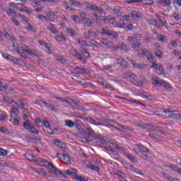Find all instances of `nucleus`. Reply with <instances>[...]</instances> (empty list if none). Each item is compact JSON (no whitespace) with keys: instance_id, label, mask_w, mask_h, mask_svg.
Here are the masks:
<instances>
[{"instance_id":"obj_3","label":"nucleus","mask_w":181,"mask_h":181,"mask_svg":"<svg viewBox=\"0 0 181 181\" xmlns=\"http://www.w3.org/2000/svg\"><path fill=\"white\" fill-rule=\"evenodd\" d=\"M122 77L125 79L127 78H132V80H134L133 81V84L134 86H139V87L144 86V83H142V81H139V80H136V75L131 71H126L122 74Z\"/></svg>"},{"instance_id":"obj_43","label":"nucleus","mask_w":181,"mask_h":181,"mask_svg":"<svg viewBox=\"0 0 181 181\" xmlns=\"http://www.w3.org/2000/svg\"><path fill=\"white\" fill-rule=\"evenodd\" d=\"M45 107H47V108H49V110H52L53 111L56 110V107L54 106V105L50 104L47 102L45 103Z\"/></svg>"},{"instance_id":"obj_59","label":"nucleus","mask_w":181,"mask_h":181,"mask_svg":"<svg viewBox=\"0 0 181 181\" xmlns=\"http://www.w3.org/2000/svg\"><path fill=\"white\" fill-rule=\"evenodd\" d=\"M105 88H107V90H110V91H115V88L112 87L110 84H105Z\"/></svg>"},{"instance_id":"obj_32","label":"nucleus","mask_w":181,"mask_h":181,"mask_svg":"<svg viewBox=\"0 0 181 181\" xmlns=\"http://www.w3.org/2000/svg\"><path fill=\"white\" fill-rule=\"evenodd\" d=\"M80 101L77 100H72L71 107H73L74 108H78Z\"/></svg>"},{"instance_id":"obj_51","label":"nucleus","mask_w":181,"mask_h":181,"mask_svg":"<svg viewBox=\"0 0 181 181\" xmlns=\"http://www.w3.org/2000/svg\"><path fill=\"white\" fill-rule=\"evenodd\" d=\"M100 44L104 45L105 46H107V47H110V42H108L107 40L102 39L100 40Z\"/></svg>"},{"instance_id":"obj_64","label":"nucleus","mask_w":181,"mask_h":181,"mask_svg":"<svg viewBox=\"0 0 181 181\" xmlns=\"http://www.w3.org/2000/svg\"><path fill=\"white\" fill-rule=\"evenodd\" d=\"M173 17L175 21H180V16L176 13H173Z\"/></svg>"},{"instance_id":"obj_10","label":"nucleus","mask_w":181,"mask_h":181,"mask_svg":"<svg viewBox=\"0 0 181 181\" xmlns=\"http://www.w3.org/2000/svg\"><path fill=\"white\" fill-rule=\"evenodd\" d=\"M117 98H119V100H123V103H125V101H127V103H133V104H139L140 105H142V107H146V104H144L138 100H132L131 99H128L127 98H123V97H121V96H117Z\"/></svg>"},{"instance_id":"obj_39","label":"nucleus","mask_w":181,"mask_h":181,"mask_svg":"<svg viewBox=\"0 0 181 181\" xmlns=\"http://www.w3.org/2000/svg\"><path fill=\"white\" fill-rule=\"evenodd\" d=\"M74 180L77 181H87V180L84 178V176L78 175L77 174H76V176L74 177Z\"/></svg>"},{"instance_id":"obj_41","label":"nucleus","mask_w":181,"mask_h":181,"mask_svg":"<svg viewBox=\"0 0 181 181\" xmlns=\"http://www.w3.org/2000/svg\"><path fill=\"white\" fill-rule=\"evenodd\" d=\"M25 53H28V54H34L36 55V51L32 49H30L28 47L25 50Z\"/></svg>"},{"instance_id":"obj_11","label":"nucleus","mask_w":181,"mask_h":181,"mask_svg":"<svg viewBox=\"0 0 181 181\" xmlns=\"http://www.w3.org/2000/svg\"><path fill=\"white\" fill-rule=\"evenodd\" d=\"M54 144L59 148V149H62L64 152H66V151H69L67 147L66 146V144H64L63 142H62L60 140L54 139Z\"/></svg>"},{"instance_id":"obj_23","label":"nucleus","mask_w":181,"mask_h":181,"mask_svg":"<svg viewBox=\"0 0 181 181\" xmlns=\"http://www.w3.org/2000/svg\"><path fill=\"white\" fill-rule=\"evenodd\" d=\"M158 4L162 6H169L172 1L170 0H158Z\"/></svg>"},{"instance_id":"obj_24","label":"nucleus","mask_w":181,"mask_h":181,"mask_svg":"<svg viewBox=\"0 0 181 181\" xmlns=\"http://www.w3.org/2000/svg\"><path fill=\"white\" fill-rule=\"evenodd\" d=\"M85 6L88 7L91 11H95V9H98V6H97L96 5H93L87 1L85 2Z\"/></svg>"},{"instance_id":"obj_18","label":"nucleus","mask_w":181,"mask_h":181,"mask_svg":"<svg viewBox=\"0 0 181 181\" xmlns=\"http://www.w3.org/2000/svg\"><path fill=\"white\" fill-rule=\"evenodd\" d=\"M95 35H97V33L93 30H88L83 33V36L86 37V39H91V37H93V36H95Z\"/></svg>"},{"instance_id":"obj_17","label":"nucleus","mask_w":181,"mask_h":181,"mask_svg":"<svg viewBox=\"0 0 181 181\" xmlns=\"http://www.w3.org/2000/svg\"><path fill=\"white\" fill-rule=\"evenodd\" d=\"M117 62L118 64H120V66L123 67V69H127V62L125 61V59H124L122 57H119L117 59Z\"/></svg>"},{"instance_id":"obj_50","label":"nucleus","mask_w":181,"mask_h":181,"mask_svg":"<svg viewBox=\"0 0 181 181\" xmlns=\"http://www.w3.org/2000/svg\"><path fill=\"white\" fill-rule=\"evenodd\" d=\"M75 128H76V129H78L79 131H83V129H84V124L83 123H81L79 124H75L74 125Z\"/></svg>"},{"instance_id":"obj_14","label":"nucleus","mask_w":181,"mask_h":181,"mask_svg":"<svg viewBox=\"0 0 181 181\" xmlns=\"http://www.w3.org/2000/svg\"><path fill=\"white\" fill-rule=\"evenodd\" d=\"M169 117H171V118L177 119V121H181V114L178 113L177 111H175V110H173L170 115H169Z\"/></svg>"},{"instance_id":"obj_30","label":"nucleus","mask_w":181,"mask_h":181,"mask_svg":"<svg viewBox=\"0 0 181 181\" xmlns=\"http://www.w3.org/2000/svg\"><path fill=\"white\" fill-rule=\"evenodd\" d=\"M55 40H57V42H66V37H64V35H56L54 37Z\"/></svg>"},{"instance_id":"obj_6","label":"nucleus","mask_w":181,"mask_h":181,"mask_svg":"<svg viewBox=\"0 0 181 181\" xmlns=\"http://www.w3.org/2000/svg\"><path fill=\"white\" fill-rule=\"evenodd\" d=\"M70 53L71 54H72V56H74L75 57H76L78 60H80V62L83 63V64H86V58L82 57L81 54L78 53V51H77V49L72 48L70 49Z\"/></svg>"},{"instance_id":"obj_54","label":"nucleus","mask_w":181,"mask_h":181,"mask_svg":"<svg viewBox=\"0 0 181 181\" xmlns=\"http://www.w3.org/2000/svg\"><path fill=\"white\" fill-rule=\"evenodd\" d=\"M79 18L80 17L78 16H76V15H73L71 16V19H72V21L76 23H80V21H77V19H79Z\"/></svg>"},{"instance_id":"obj_44","label":"nucleus","mask_w":181,"mask_h":181,"mask_svg":"<svg viewBox=\"0 0 181 181\" xmlns=\"http://www.w3.org/2000/svg\"><path fill=\"white\" fill-rule=\"evenodd\" d=\"M0 132H1L2 134H5L6 135L9 134V130L4 127H0Z\"/></svg>"},{"instance_id":"obj_13","label":"nucleus","mask_w":181,"mask_h":181,"mask_svg":"<svg viewBox=\"0 0 181 181\" xmlns=\"http://www.w3.org/2000/svg\"><path fill=\"white\" fill-rule=\"evenodd\" d=\"M34 160H35V162L37 163V165H38V166H42V168H47V163H49V162L46 159L42 158H37ZM39 163H43V164L40 165Z\"/></svg>"},{"instance_id":"obj_8","label":"nucleus","mask_w":181,"mask_h":181,"mask_svg":"<svg viewBox=\"0 0 181 181\" xmlns=\"http://www.w3.org/2000/svg\"><path fill=\"white\" fill-rule=\"evenodd\" d=\"M141 54L143 56H146L147 60H148L150 63H154L153 62H155V57H153V54L149 52V51L147 49L143 50Z\"/></svg>"},{"instance_id":"obj_9","label":"nucleus","mask_w":181,"mask_h":181,"mask_svg":"<svg viewBox=\"0 0 181 181\" xmlns=\"http://www.w3.org/2000/svg\"><path fill=\"white\" fill-rule=\"evenodd\" d=\"M18 103L19 104H18V106L19 107V108H21V110H24L23 112V114H26V111L29 110V104L23 102L22 99H20L18 100Z\"/></svg>"},{"instance_id":"obj_49","label":"nucleus","mask_w":181,"mask_h":181,"mask_svg":"<svg viewBox=\"0 0 181 181\" xmlns=\"http://www.w3.org/2000/svg\"><path fill=\"white\" fill-rule=\"evenodd\" d=\"M141 2H142L144 5H152L153 0H141Z\"/></svg>"},{"instance_id":"obj_27","label":"nucleus","mask_w":181,"mask_h":181,"mask_svg":"<svg viewBox=\"0 0 181 181\" xmlns=\"http://www.w3.org/2000/svg\"><path fill=\"white\" fill-rule=\"evenodd\" d=\"M138 148L137 149H141V151L142 152H144V153H149V149H148L146 147H145L144 145L142 144H138L137 145Z\"/></svg>"},{"instance_id":"obj_58","label":"nucleus","mask_w":181,"mask_h":181,"mask_svg":"<svg viewBox=\"0 0 181 181\" xmlns=\"http://www.w3.org/2000/svg\"><path fill=\"white\" fill-rule=\"evenodd\" d=\"M70 2L71 5L74 6H78L79 5H81V3L80 1H76L74 0H70Z\"/></svg>"},{"instance_id":"obj_19","label":"nucleus","mask_w":181,"mask_h":181,"mask_svg":"<svg viewBox=\"0 0 181 181\" xmlns=\"http://www.w3.org/2000/svg\"><path fill=\"white\" fill-rule=\"evenodd\" d=\"M146 127H150L151 131H155V132H160V131H162V129H161L162 127H160L159 126L152 124L151 123H148L146 124Z\"/></svg>"},{"instance_id":"obj_21","label":"nucleus","mask_w":181,"mask_h":181,"mask_svg":"<svg viewBox=\"0 0 181 181\" xmlns=\"http://www.w3.org/2000/svg\"><path fill=\"white\" fill-rule=\"evenodd\" d=\"M131 64L134 67H137V69H144V66L142 64H136V62L135 60L130 59H129Z\"/></svg>"},{"instance_id":"obj_48","label":"nucleus","mask_w":181,"mask_h":181,"mask_svg":"<svg viewBox=\"0 0 181 181\" xmlns=\"http://www.w3.org/2000/svg\"><path fill=\"white\" fill-rule=\"evenodd\" d=\"M90 45L92 46V47H100V43L95 42V40H90Z\"/></svg>"},{"instance_id":"obj_4","label":"nucleus","mask_w":181,"mask_h":181,"mask_svg":"<svg viewBox=\"0 0 181 181\" xmlns=\"http://www.w3.org/2000/svg\"><path fill=\"white\" fill-rule=\"evenodd\" d=\"M151 80L153 81V84L156 87H160L163 86L164 88H170V83H168L163 80H159V77L158 76L151 78Z\"/></svg>"},{"instance_id":"obj_15","label":"nucleus","mask_w":181,"mask_h":181,"mask_svg":"<svg viewBox=\"0 0 181 181\" xmlns=\"http://www.w3.org/2000/svg\"><path fill=\"white\" fill-rule=\"evenodd\" d=\"M65 173L68 176H73V179H74V177H76L77 176L78 172L74 170V169H73V168H69V169L65 170Z\"/></svg>"},{"instance_id":"obj_56","label":"nucleus","mask_w":181,"mask_h":181,"mask_svg":"<svg viewBox=\"0 0 181 181\" xmlns=\"http://www.w3.org/2000/svg\"><path fill=\"white\" fill-rule=\"evenodd\" d=\"M45 103H47V102H45L39 99L35 100V104H38V105H40V107H43V104L45 105Z\"/></svg>"},{"instance_id":"obj_52","label":"nucleus","mask_w":181,"mask_h":181,"mask_svg":"<svg viewBox=\"0 0 181 181\" xmlns=\"http://www.w3.org/2000/svg\"><path fill=\"white\" fill-rule=\"evenodd\" d=\"M155 55L156 56V57H158V59H162L163 57L162 52L159 49L155 52Z\"/></svg>"},{"instance_id":"obj_1","label":"nucleus","mask_w":181,"mask_h":181,"mask_svg":"<svg viewBox=\"0 0 181 181\" xmlns=\"http://www.w3.org/2000/svg\"><path fill=\"white\" fill-rule=\"evenodd\" d=\"M86 132L88 133V136L85 137V139H86L87 142H91L92 141L99 142L107 151L117 149V151L124 152V149L122 147L119 146L117 143L111 141V139L105 136H103L100 134H95L91 127H88Z\"/></svg>"},{"instance_id":"obj_25","label":"nucleus","mask_w":181,"mask_h":181,"mask_svg":"<svg viewBox=\"0 0 181 181\" xmlns=\"http://www.w3.org/2000/svg\"><path fill=\"white\" fill-rule=\"evenodd\" d=\"M74 71L75 73H78V74H83V73H86L87 71L86 68L76 66L74 69Z\"/></svg>"},{"instance_id":"obj_26","label":"nucleus","mask_w":181,"mask_h":181,"mask_svg":"<svg viewBox=\"0 0 181 181\" xmlns=\"http://www.w3.org/2000/svg\"><path fill=\"white\" fill-rule=\"evenodd\" d=\"M66 32L70 36H72V37H77L78 34L73 30V28H67Z\"/></svg>"},{"instance_id":"obj_5","label":"nucleus","mask_w":181,"mask_h":181,"mask_svg":"<svg viewBox=\"0 0 181 181\" xmlns=\"http://www.w3.org/2000/svg\"><path fill=\"white\" fill-rule=\"evenodd\" d=\"M102 34L106 35V36H109L110 37H113V39H118L119 37L118 33L117 32L105 28L102 29Z\"/></svg>"},{"instance_id":"obj_35","label":"nucleus","mask_w":181,"mask_h":181,"mask_svg":"<svg viewBox=\"0 0 181 181\" xmlns=\"http://www.w3.org/2000/svg\"><path fill=\"white\" fill-rule=\"evenodd\" d=\"M65 125H66V127H69V128H73L75 125L74 122L68 119L65 121Z\"/></svg>"},{"instance_id":"obj_29","label":"nucleus","mask_w":181,"mask_h":181,"mask_svg":"<svg viewBox=\"0 0 181 181\" xmlns=\"http://www.w3.org/2000/svg\"><path fill=\"white\" fill-rule=\"evenodd\" d=\"M4 37H6V39H8V40H11V42H15V40H16L15 37L11 35L9 33H6L4 34Z\"/></svg>"},{"instance_id":"obj_20","label":"nucleus","mask_w":181,"mask_h":181,"mask_svg":"<svg viewBox=\"0 0 181 181\" xmlns=\"http://www.w3.org/2000/svg\"><path fill=\"white\" fill-rule=\"evenodd\" d=\"M86 166H87V168H88V169H90L91 170H93L94 172H100V167L97 166L95 165H93L91 163L86 164Z\"/></svg>"},{"instance_id":"obj_61","label":"nucleus","mask_w":181,"mask_h":181,"mask_svg":"<svg viewBox=\"0 0 181 181\" xmlns=\"http://www.w3.org/2000/svg\"><path fill=\"white\" fill-rule=\"evenodd\" d=\"M158 40H159V42H166V37L160 35L158 37Z\"/></svg>"},{"instance_id":"obj_38","label":"nucleus","mask_w":181,"mask_h":181,"mask_svg":"<svg viewBox=\"0 0 181 181\" xmlns=\"http://www.w3.org/2000/svg\"><path fill=\"white\" fill-rule=\"evenodd\" d=\"M119 49H120V50H123L124 52L128 50L129 49V47L126 45L124 43H122L119 45Z\"/></svg>"},{"instance_id":"obj_34","label":"nucleus","mask_w":181,"mask_h":181,"mask_svg":"<svg viewBox=\"0 0 181 181\" xmlns=\"http://www.w3.org/2000/svg\"><path fill=\"white\" fill-rule=\"evenodd\" d=\"M133 151L139 155V156H141V158L145 155V153L141 151V149H139L138 148H134Z\"/></svg>"},{"instance_id":"obj_47","label":"nucleus","mask_w":181,"mask_h":181,"mask_svg":"<svg viewBox=\"0 0 181 181\" xmlns=\"http://www.w3.org/2000/svg\"><path fill=\"white\" fill-rule=\"evenodd\" d=\"M162 176H163V177L165 179H166L167 180H170V181H171L173 177V176H171L165 173H162Z\"/></svg>"},{"instance_id":"obj_45","label":"nucleus","mask_w":181,"mask_h":181,"mask_svg":"<svg viewBox=\"0 0 181 181\" xmlns=\"http://www.w3.org/2000/svg\"><path fill=\"white\" fill-rule=\"evenodd\" d=\"M5 11L6 13H7L8 16H12V15H13V9L11 8V7L7 8Z\"/></svg>"},{"instance_id":"obj_12","label":"nucleus","mask_w":181,"mask_h":181,"mask_svg":"<svg viewBox=\"0 0 181 181\" xmlns=\"http://www.w3.org/2000/svg\"><path fill=\"white\" fill-rule=\"evenodd\" d=\"M123 152L124 156L129 159V160H131L132 163H138V160H136V158H135V156H132V154L129 153V152L125 151V150Z\"/></svg>"},{"instance_id":"obj_33","label":"nucleus","mask_w":181,"mask_h":181,"mask_svg":"<svg viewBox=\"0 0 181 181\" xmlns=\"http://www.w3.org/2000/svg\"><path fill=\"white\" fill-rule=\"evenodd\" d=\"M132 17L134 21H138L139 19V14L136 11H132Z\"/></svg>"},{"instance_id":"obj_28","label":"nucleus","mask_w":181,"mask_h":181,"mask_svg":"<svg viewBox=\"0 0 181 181\" xmlns=\"http://www.w3.org/2000/svg\"><path fill=\"white\" fill-rule=\"evenodd\" d=\"M173 5L176 9L181 11V0H175Z\"/></svg>"},{"instance_id":"obj_22","label":"nucleus","mask_w":181,"mask_h":181,"mask_svg":"<svg viewBox=\"0 0 181 181\" xmlns=\"http://www.w3.org/2000/svg\"><path fill=\"white\" fill-rule=\"evenodd\" d=\"M23 125L25 129H27V131H29L33 128V124L30 123L29 121L23 122Z\"/></svg>"},{"instance_id":"obj_36","label":"nucleus","mask_w":181,"mask_h":181,"mask_svg":"<svg viewBox=\"0 0 181 181\" xmlns=\"http://www.w3.org/2000/svg\"><path fill=\"white\" fill-rule=\"evenodd\" d=\"M26 49H28V46H26V45L22 46V47H18L16 48V52L21 53L22 52H25V50H26Z\"/></svg>"},{"instance_id":"obj_60","label":"nucleus","mask_w":181,"mask_h":181,"mask_svg":"<svg viewBox=\"0 0 181 181\" xmlns=\"http://www.w3.org/2000/svg\"><path fill=\"white\" fill-rule=\"evenodd\" d=\"M4 100L6 101V103H7L8 104H13L14 103L13 100L8 97L4 98Z\"/></svg>"},{"instance_id":"obj_62","label":"nucleus","mask_w":181,"mask_h":181,"mask_svg":"<svg viewBox=\"0 0 181 181\" xmlns=\"http://www.w3.org/2000/svg\"><path fill=\"white\" fill-rule=\"evenodd\" d=\"M11 114H13L14 115H19V109L18 108H13L11 110Z\"/></svg>"},{"instance_id":"obj_55","label":"nucleus","mask_w":181,"mask_h":181,"mask_svg":"<svg viewBox=\"0 0 181 181\" xmlns=\"http://www.w3.org/2000/svg\"><path fill=\"white\" fill-rule=\"evenodd\" d=\"M77 42L78 43V45H80L81 46H88V44H87V42H86V41L84 40H81L80 39L77 40Z\"/></svg>"},{"instance_id":"obj_2","label":"nucleus","mask_w":181,"mask_h":181,"mask_svg":"<svg viewBox=\"0 0 181 181\" xmlns=\"http://www.w3.org/2000/svg\"><path fill=\"white\" fill-rule=\"evenodd\" d=\"M141 37H143L142 34L138 33H134L132 37L129 36L127 37V40L129 42L132 49H134L135 52H141V50H142V48L141 47V44L138 41V39H141Z\"/></svg>"},{"instance_id":"obj_16","label":"nucleus","mask_w":181,"mask_h":181,"mask_svg":"<svg viewBox=\"0 0 181 181\" xmlns=\"http://www.w3.org/2000/svg\"><path fill=\"white\" fill-rule=\"evenodd\" d=\"M62 156L64 158V163L65 165H71V156H70V155L67 154V153H64L62 154Z\"/></svg>"},{"instance_id":"obj_63","label":"nucleus","mask_w":181,"mask_h":181,"mask_svg":"<svg viewBox=\"0 0 181 181\" xmlns=\"http://www.w3.org/2000/svg\"><path fill=\"white\" fill-rule=\"evenodd\" d=\"M27 29H28V30H30V32H36V30H35V28H33V26H32V25H30V23L28 24Z\"/></svg>"},{"instance_id":"obj_42","label":"nucleus","mask_w":181,"mask_h":181,"mask_svg":"<svg viewBox=\"0 0 181 181\" xmlns=\"http://www.w3.org/2000/svg\"><path fill=\"white\" fill-rule=\"evenodd\" d=\"M146 94H148V93H146V91L144 90H141L139 92V95L140 97H143L144 98H149V97H151V95H146Z\"/></svg>"},{"instance_id":"obj_57","label":"nucleus","mask_w":181,"mask_h":181,"mask_svg":"<svg viewBox=\"0 0 181 181\" xmlns=\"http://www.w3.org/2000/svg\"><path fill=\"white\" fill-rule=\"evenodd\" d=\"M28 131L31 134H35L36 135H37V134H39V131H37L36 129V128H35V126H33V128L31 129L28 130Z\"/></svg>"},{"instance_id":"obj_31","label":"nucleus","mask_w":181,"mask_h":181,"mask_svg":"<svg viewBox=\"0 0 181 181\" xmlns=\"http://www.w3.org/2000/svg\"><path fill=\"white\" fill-rule=\"evenodd\" d=\"M83 23H84L85 25H87V26H91V25H93V22L91 21V20L88 18H83L82 20Z\"/></svg>"},{"instance_id":"obj_40","label":"nucleus","mask_w":181,"mask_h":181,"mask_svg":"<svg viewBox=\"0 0 181 181\" xmlns=\"http://www.w3.org/2000/svg\"><path fill=\"white\" fill-rule=\"evenodd\" d=\"M8 155V151L5 148H0V156L5 157Z\"/></svg>"},{"instance_id":"obj_46","label":"nucleus","mask_w":181,"mask_h":181,"mask_svg":"<svg viewBox=\"0 0 181 181\" xmlns=\"http://www.w3.org/2000/svg\"><path fill=\"white\" fill-rule=\"evenodd\" d=\"M10 21H11V22H13V23H14V25H16V26H21V23H19V21L18 20H16V18L15 17H11L10 18Z\"/></svg>"},{"instance_id":"obj_37","label":"nucleus","mask_w":181,"mask_h":181,"mask_svg":"<svg viewBox=\"0 0 181 181\" xmlns=\"http://www.w3.org/2000/svg\"><path fill=\"white\" fill-rule=\"evenodd\" d=\"M25 156L26 157V158L28 160H35V156H33V154L32 153H25Z\"/></svg>"},{"instance_id":"obj_7","label":"nucleus","mask_w":181,"mask_h":181,"mask_svg":"<svg viewBox=\"0 0 181 181\" xmlns=\"http://www.w3.org/2000/svg\"><path fill=\"white\" fill-rule=\"evenodd\" d=\"M151 69H155L156 73L157 74H163V73H165L163 67H162V65H160V64H156L155 62H153L152 65H151Z\"/></svg>"},{"instance_id":"obj_53","label":"nucleus","mask_w":181,"mask_h":181,"mask_svg":"<svg viewBox=\"0 0 181 181\" xmlns=\"http://www.w3.org/2000/svg\"><path fill=\"white\" fill-rule=\"evenodd\" d=\"M0 90L1 91H8V85H2V82H0Z\"/></svg>"}]
</instances>
